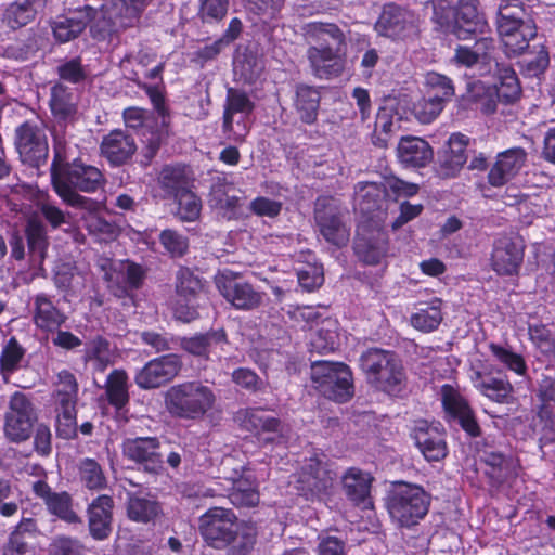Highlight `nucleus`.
<instances>
[{
    "label": "nucleus",
    "mask_w": 555,
    "mask_h": 555,
    "mask_svg": "<svg viewBox=\"0 0 555 555\" xmlns=\"http://www.w3.org/2000/svg\"><path fill=\"white\" fill-rule=\"evenodd\" d=\"M222 119V132L225 138L234 143H243L249 132L244 117L236 121H234V117H223Z\"/></svg>",
    "instance_id": "64"
},
{
    "label": "nucleus",
    "mask_w": 555,
    "mask_h": 555,
    "mask_svg": "<svg viewBox=\"0 0 555 555\" xmlns=\"http://www.w3.org/2000/svg\"><path fill=\"white\" fill-rule=\"evenodd\" d=\"M320 105V93L311 86L296 87L295 108L302 122L311 125L317 120Z\"/></svg>",
    "instance_id": "40"
},
{
    "label": "nucleus",
    "mask_w": 555,
    "mask_h": 555,
    "mask_svg": "<svg viewBox=\"0 0 555 555\" xmlns=\"http://www.w3.org/2000/svg\"><path fill=\"white\" fill-rule=\"evenodd\" d=\"M442 404L451 418L456 421L470 437L481 435L480 426L468 402L450 385L442 386Z\"/></svg>",
    "instance_id": "18"
},
{
    "label": "nucleus",
    "mask_w": 555,
    "mask_h": 555,
    "mask_svg": "<svg viewBox=\"0 0 555 555\" xmlns=\"http://www.w3.org/2000/svg\"><path fill=\"white\" fill-rule=\"evenodd\" d=\"M535 413L544 430L555 434V377L542 376L535 389Z\"/></svg>",
    "instance_id": "28"
},
{
    "label": "nucleus",
    "mask_w": 555,
    "mask_h": 555,
    "mask_svg": "<svg viewBox=\"0 0 555 555\" xmlns=\"http://www.w3.org/2000/svg\"><path fill=\"white\" fill-rule=\"evenodd\" d=\"M23 357L24 349L21 347L17 340L12 337L4 346L0 357L2 374H10L15 371Z\"/></svg>",
    "instance_id": "62"
},
{
    "label": "nucleus",
    "mask_w": 555,
    "mask_h": 555,
    "mask_svg": "<svg viewBox=\"0 0 555 555\" xmlns=\"http://www.w3.org/2000/svg\"><path fill=\"white\" fill-rule=\"evenodd\" d=\"M87 23L88 20L83 17L59 16L52 23L54 38L61 43L74 40L83 31Z\"/></svg>",
    "instance_id": "48"
},
{
    "label": "nucleus",
    "mask_w": 555,
    "mask_h": 555,
    "mask_svg": "<svg viewBox=\"0 0 555 555\" xmlns=\"http://www.w3.org/2000/svg\"><path fill=\"white\" fill-rule=\"evenodd\" d=\"M254 107V103L244 91L235 88L227 90L223 117H234L235 114L248 115Z\"/></svg>",
    "instance_id": "52"
},
{
    "label": "nucleus",
    "mask_w": 555,
    "mask_h": 555,
    "mask_svg": "<svg viewBox=\"0 0 555 555\" xmlns=\"http://www.w3.org/2000/svg\"><path fill=\"white\" fill-rule=\"evenodd\" d=\"M354 253L366 264H377L387 253V235L382 230L358 232Z\"/></svg>",
    "instance_id": "30"
},
{
    "label": "nucleus",
    "mask_w": 555,
    "mask_h": 555,
    "mask_svg": "<svg viewBox=\"0 0 555 555\" xmlns=\"http://www.w3.org/2000/svg\"><path fill=\"white\" fill-rule=\"evenodd\" d=\"M50 108L60 122L72 117L76 113L73 92L62 83L54 85L51 88Z\"/></svg>",
    "instance_id": "42"
},
{
    "label": "nucleus",
    "mask_w": 555,
    "mask_h": 555,
    "mask_svg": "<svg viewBox=\"0 0 555 555\" xmlns=\"http://www.w3.org/2000/svg\"><path fill=\"white\" fill-rule=\"evenodd\" d=\"M214 281L221 296L237 310L250 311L259 308L263 301L261 292L231 270L218 272Z\"/></svg>",
    "instance_id": "11"
},
{
    "label": "nucleus",
    "mask_w": 555,
    "mask_h": 555,
    "mask_svg": "<svg viewBox=\"0 0 555 555\" xmlns=\"http://www.w3.org/2000/svg\"><path fill=\"white\" fill-rule=\"evenodd\" d=\"M65 125L59 122L52 129L53 137V160L51 164V179L59 172L70 166L77 157V146L70 144L66 139Z\"/></svg>",
    "instance_id": "33"
},
{
    "label": "nucleus",
    "mask_w": 555,
    "mask_h": 555,
    "mask_svg": "<svg viewBox=\"0 0 555 555\" xmlns=\"http://www.w3.org/2000/svg\"><path fill=\"white\" fill-rule=\"evenodd\" d=\"M216 400L214 390L198 380L173 385L164 397L166 410L171 416L192 422L202 421L212 410Z\"/></svg>",
    "instance_id": "5"
},
{
    "label": "nucleus",
    "mask_w": 555,
    "mask_h": 555,
    "mask_svg": "<svg viewBox=\"0 0 555 555\" xmlns=\"http://www.w3.org/2000/svg\"><path fill=\"white\" fill-rule=\"evenodd\" d=\"M373 476L358 467L348 468L341 476L344 494L354 506L362 509L373 508L371 495Z\"/></svg>",
    "instance_id": "21"
},
{
    "label": "nucleus",
    "mask_w": 555,
    "mask_h": 555,
    "mask_svg": "<svg viewBox=\"0 0 555 555\" xmlns=\"http://www.w3.org/2000/svg\"><path fill=\"white\" fill-rule=\"evenodd\" d=\"M79 480L89 490L100 491L107 480L102 466L93 459H82L78 464Z\"/></svg>",
    "instance_id": "46"
},
{
    "label": "nucleus",
    "mask_w": 555,
    "mask_h": 555,
    "mask_svg": "<svg viewBox=\"0 0 555 555\" xmlns=\"http://www.w3.org/2000/svg\"><path fill=\"white\" fill-rule=\"evenodd\" d=\"M478 5V0L459 1L453 31L460 40H466L470 35L483 34L487 29V21Z\"/></svg>",
    "instance_id": "24"
},
{
    "label": "nucleus",
    "mask_w": 555,
    "mask_h": 555,
    "mask_svg": "<svg viewBox=\"0 0 555 555\" xmlns=\"http://www.w3.org/2000/svg\"><path fill=\"white\" fill-rule=\"evenodd\" d=\"M85 361H92L95 370L103 372L111 364L109 343L102 336H95L86 344Z\"/></svg>",
    "instance_id": "50"
},
{
    "label": "nucleus",
    "mask_w": 555,
    "mask_h": 555,
    "mask_svg": "<svg viewBox=\"0 0 555 555\" xmlns=\"http://www.w3.org/2000/svg\"><path fill=\"white\" fill-rule=\"evenodd\" d=\"M524 260V244L519 238L501 237L495 241L491 255V266L501 275L518 272Z\"/></svg>",
    "instance_id": "19"
},
{
    "label": "nucleus",
    "mask_w": 555,
    "mask_h": 555,
    "mask_svg": "<svg viewBox=\"0 0 555 555\" xmlns=\"http://www.w3.org/2000/svg\"><path fill=\"white\" fill-rule=\"evenodd\" d=\"M78 383L73 373L63 370L57 374L54 398L57 411V435L64 439L74 438L77 434L76 403Z\"/></svg>",
    "instance_id": "10"
},
{
    "label": "nucleus",
    "mask_w": 555,
    "mask_h": 555,
    "mask_svg": "<svg viewBox=\"0 0 555 555\" xmlns=\"http://www.w3.org/2000/svg\"><path fill=\"white\" fill-rule=\"evenodd\" d=\"M204 541L217 550L228 548V555H247L256 543L257 529L238 520L230 508L210 507L198 518Z\"/></svg>",
    "instance_id": "2"
},
{
    "label": "nucleus",
    "mask_w": 555,
    "mask_h": 555,
    "mask_svg": "<svg viewBox=\"0 0 555 555\" xmlns=\"http://www.w3.org/2000/svg\"><path fill=\"white\" fill-rule=\"evenodd\" d=\"M228 498L233 505L238 507H251L259 502V494L250 476L231 485Z\"/></svg>",
    "instance_id": "49"
},
{
    "label": "nucleus",
    "mask_w": 555,
    "mask_h": 555,
    "mask_svg": "<svg viewBox=\"0 0 555 555\" xmlns=\"http://www.w3.org/2000/svg\"><path fill=\"white\" fill-rule=\"evenodd\" d=\"M65 319L46 294L35 297L34 321L38 327L51 331L61 326Z\"/></svg>",
    "instance_id": "41"
},
{
    "label": "nucleus",
    "mask_w": 555,
    "mask_h": 555,
    "mask_svg": "<svg viewBox=\"0 0 555 555\" xmlns=\"http://www.w3.org/2000/svg\"><path fill=\"white\" fill-rule=\"evenodd\" d=\"M527 22H534L524 3L519 0H502L498 11V31H508L515 27L524 26Z\"/></svg>",
    "instance_id": "38"
},
{
    "label": "nucleus",
    "mask_w": 555,
    "mask_h": 555,
    "mask_svg": "<svg viewBox=\"0 0 555 555\" xmlns=\"http://www.w3.org/2000/svg\"><path fill=\"white\" fill-rule=\"evenodd\" d=\"M494 76L498 83L492 88L495 90L499 101L506 104L515 102L521 93V88L514 69L505 64L494 63Z\"/></svg>",
    "instance_id": "37"
},
{
    "label": "nucleus",
    "mask_w": 555,
    "mask_h": 555,
    "mask_svg": "<svg viewBox=\"0 0 555 555\" xmlns=\"http://www.w3.org/2000/svg\"><path fill=\"white\" fill-rule=\"evenodd\" d=\"M218 472V478L229 481L231 485L249 477L245 475L244 462L233 455H225L222 457Z\"/></svg>",
    "instance_id": "57"
},
{
    "label": "nucleus",
    "mask_w": 555,
    "mask_h": 555,
    "mask_svg": "<svg viewBox=\"0 0 555 555\" xmlns=\"http://www.w3.org/2000/svg\"><path fill=\"white\" fill-rule=\"evenodd\" d=\"M228 344L227 333L223 328L211 330L180 339V347L188 353L208 360L218 348Z\"/></svg>",
    "instance_id": "31"
},
{
    "label": "nucleus",
    "mask_w": 555,
    "mask_h": 555,
    "mask_svg": "<svg viewBox=\"0 0 555 555\" xmlns=\"http://www.w3.org/2000/svg\"><path fill=\"white\" fill-rule=\"evenodd\" d=\"M48 0H15L4 11L3 22L12 29H18L33 22Z\"/></svg>",
    "instance_id": "34"
},
{
    "label": "nucleus",
    "mask_w": 555,
    "mask_h": 555,
    "mask_svg": "<svg viewBox=\"0 0 555 555\" xmlns=\"http://www.w3.org/2000/svg\"><path fill=\"white\" fill-rule=\"evenodd\" d=\"M424 87L427 96L438 99L444 105L455 94L453 81L449 77L436 72H429L425 75Z\"/></svg>",
    "instance_id": "43"
},
{
    "label": "nucleus",
    "mask_w": 555,
    "mask_h": 555,
    "mask_svg": "<svg viewBox=\"0 0 555 555\" xmlns=\"http://www.w3.org/2000/svg\"><path fill=\"white\" fill-rule=\"evenodd\" d=\"M127 494V516L129 519L149 524L154 521L160 514V504L144 490H131L124 486Z\"/></svg>",
    "instance_id": "27"
},
{
    "label": "nucleus",
    "mask_w": 555,
    "mask_h": 555,
    "mask_svg": "<svg viewBox=\"0 0 555 555\" xmlns=\"http://www.w3.org/2000/svg\"><path fill=\"white\" fill-rule=\"evenodd\" d=\"M175 289L179 297L191 300L203 289V281L190 268L180 267L176 272Z\"/></svg>",
    "instance_id": "47"
},
{
    "label": "nucleus",
    "mask_w": 555,
    "mask_h": 555,
    "mask_svg": "<svg viewBox=\"0 0 555 555\" xmlns=\"http://www.w3.org/2000/svg\"><path fill=\"white\" fill-rule=\"evenodd\" d=\"M310 380L323 397L338 403L347 402L354 395L352 372L343 362L313 361L310 365Z\"/></svg>",
    "instance_id": "7"
},
{
    "label": "nucleus",
    "mask_w": 555,
    "mask_h": 555,
    "mask_svg": "<svg viewBox=\"0 0 555 555\" xmlns=\"http://www.w3.org/2000/svg\"><path fill=\"white\" fill-rule=\"evenodd\" d=\"M442 321L439 306H431L421 309L411 317V324L420 331L431 332L438 327Z\"/></svg>",
    "instance_id": "58"
},
{
    "label": "nucleus",
    "mask_w": 555,
    "mask_h": 555,
    "mask_svg": "<svg viewBox=\"0 0 555 555\" xmlns=\"http://www.w3.org/2000/svg\"><path fill=\"white\" fill-rule=\"evenodd\" d=\"M138 146L134 139L122 130H113L104 135L100 145L101 155L112 166H121L127 164Z\"/></svg>",
    "instance_id": "23"
},
{
    "label": "nucleus",
    "mask_w": 555,
    "mask_h": 555,
    "mask_svg": "<svg viewBox=\"0 0 555 555\" xmlns=\"http://www.w3.org/2000/svg\"><path fill=\"white\" fill-rule=\"evenodd\" d=\"M98 210L85 211L81 216L85 228L102 241L113 240L117 235L116 225L96 215Z\"/></svg>",
    "instance_id": "51"
},
{
    "label": "nucleus",
    "mask_w": 555,
    "mask_h": 555,
    "mask_svg": "<svg viewBox=\"0 0 555 555\" xmlns=\"http://www.w3.org/2000/svg\"><path fill=\"white\" fill-rule=\"evenodd\" d=\"M59 77L70 83H79L86 80L87 72L80 57H74L62 62L56 67Z\"/></svg>",
    "instance_id": "63"
},
{
    "label": "nucleus",
    "mask_w": 555,
    "mask_h": 555,
    "mask_svg": "<svg viewBox=\"0 0 555 555\" xmlns=\"http://www.w3.org/2000/svg\"><path fill=\"white\" fill-rule=\"evenodd\" d=\"M443 108L444 104L440 103L438 99L425 94L413 104L412 114L421 124L427 125L433 122Z\"/></svg>",
    "instance_id": "55"
},
{
    "label": "nucleus",
    "mask_w": 555,
    "mask_h": 555,
    "mask_svg": "<svg viewBox=\"0 0 555 555\" xmlns=\"http://www.w3.org/2000/svg\"><path fill=\"white\" fill-rule=\"evenodd\" d=\"M37 415L30 399L23 392H14L5 413L4 433L13 442L27 440L33 431Z\"/></svg>",
    "instance_id": "12"
},
{
    "label": "nucleus",
    "mask_w": 555,
    "mask_h": 555,
    "mask_svg": "<svg viewBox=\"0 0 555 555\" xmlns=\"http://www.w3.org/2000/svg\"><path fill=\"white\" fill-rule=\"evenodd\" d=\"M173 198L178 202L177 216L180 220L192 222L199 217L202 202L191 189Z\"/></svg>",
    "instance_id": "56"
},
{
    "label": "nucleus",
    "mask_w": 555,
    "mask_h": 555,
    "mask_svg": "<svg viewBox=\"0 0 555 555\" xmlns=\"http://www.w3.org/2000/svg\"><path fill=\"white\" fill-rule=\"evenodd\" d=\"M300 30L307 44L306 57L312 75L319 79L340 76L345 69L347 33L327 21L306 23Z\"/></svg>",
    "instance_id": "1"
},
{
    "label": "nucleus",
    "mask_w": 555,
    "mask_h": 555,
    "mask_svg": "<svg viewBox=\"0 0 555 555\" xmlns=\"http://www.w3.org/2000/svg\"><path fill=\"white\" fill-rule=\"evenodd\" d=\"M193 180L191 168L181 164L166 165L157 176V184L164 192V198H173L189 191Z\"/></svg>",
    "instance_id": "26"
},
{
    "label": "nucleus",
    "mask_w": 555,
    "mask_h": 555,
    "mask_svg": "<svg viewBox=\"0 0 555 555\" xmlns=\"http://www.w3.org/2000/svg\"><path fill=\"white\" fill-rule=\"evenodd\" d=\"M158 450L159 441L155 437L126 439L122 443L124 455L143 464L144 470L152 474H157L162 469L163 455Z\"/></svg>",
    "instance_id": "20"
},
{
    "label": "nucleus",
    "mask_w": 555,
    "mask_h": 555,
    "mask_svg": "<svg viewBox=\"0 0 555 555\" xmlns=\"http://www.w3.org/2000/svg\"><path fill=\"white\" fill-rule=\"evenodd\" d=\"M396 122L393 120V116L390 109L386 107L379 108L376 120H375V129L373 135V142L375 145L379 147H386L389 139L395 132Z\"/></svg>",
    "instance_id": "54"
},
{
    "label": "nucleus",
    "mask_w": 555,
    "mask_h": 555,
    "mask_svg": "<svg viewBox=\"0 0 555 555\" xmlns=\"http://www.w3.org/2000/svg\"><path fill=\"white\" fill-rule=\"evenodd\" d=\"M430 501V494L421 486L399 481L388 493L386 507L393 522L411 528L427 515Z\"/></svg>",
    "instance_id": "6"
},
{
    "label": "nucleus",
    "mask_w": 555,
    "mask_h": 555,
    "mask_svg": "<svg viewBox=\"0 0 555 555\" xmlns=\"http://www.w3.org/2000/svg\"><path fill=\"white\" fill-rule=\"evenodd\" d=\"M469 137L461 132L452 133L442 150L438 152L435 172L441 179H452L460 175L467 163L466 150Z\"/></svg>",
    "instance_id": "16"
},
{
    "label": "nucleus",
    "mask_w": 555,
    "mask_h": 555,
    "mask_svg": "<svg viewBox=\"0 0 555 555\" xmlns=\"http://www.w3.org/2000/svg\"><path fill=\"white\" fill-rule=\"evenodd\" d=\"M235 421L248 431L279 433L281 430L280 420L269 415L262 409H241L235 414Z\"/></svg>",
    "instance_id": "35"
},
{
    "label": "nucleus",
    "mask_w": 555,
    "mask_h": 555,
    "mask_svg": "<svg viewBox=\"0 0 555 555\" xmlns=\"http://www.w3.org/2000/svg\"><path fill=\"white\" fill-rule=\"evenodd\" d=\"M182 362L180 357L173 353L162 356L149 361L140 369L134 382L141 389L159 388L171 382L181 371Z\"/></svg>",
    "instance_id": "14"
},
{
    "label": "nucleus",
    "mask_w": 555,
    "mask_h": 555,
    "mask_svg": "<svg viewBox=\"0 0 555 555\" xmlns=\"http://www.w3.org/2000/svg\"><path fill=\"white\" fill-rule=\"evenodd\" d=\"M51 181L55 193L67 206L85 211L101 208L100 202L80 194L94 193L105 185L106 179L98 167L74 159L69 167L55 175Z\"/></svg>",
    "instance_id": "3"
},
{
    "label": "nucleus",
    "mask_w": 555,
    "mask_h": 555,
    "mask_svg": "<svg viewBox=\"0 0 555 555\" xmlns=\"http://www.w3.org/2000/svg\"><path fill=\"white\" fill-rule=\"evenodd\" d=\"M106 396L109 404L122 409L129 402L128 376L122 370H114L107 377Z\"/></svg>",
    "instance_id": "44"
},
{
    "label": "nucleus",
    "mask_w": 555,
    "mask_h": 555,
    "mask_svg": "<svg viewBox=\"0 0 555 555\" xmlns=\"http://www.w3.org/2000/svg\"><path fill=\"white\" fill-rule=\"evenodd\" d=\"M503 42L505 53L511 56H517L526 51L529 41L537 36V26L534 22H527L524 26L515 27L506 33L499 31Z\"/></svg>",
    "instance_id": "39"
},
{
    "label": "nucleus",
    "mask_w": 555,
    "mask_h": 555,
    "mask_svg": "<svg viewBox=\"0 0 555 555\" xmlns=\"http://www.w3.org/2000/svg\"><path fill=\"white\" fill-rule=\"evenodd\" d=\"M413 439L427 461L437 462L447 456V443L437 428L422 424L414 429Z\"/></svg>",
    "instance_id": "32"
},
{
    "label": "nucleus",
    "mask_w": 555,
    "mask_h": 555,
    "mask_svg": "<svg viewBox=\"0 0 555 555\" xmlns=\"http://www.w3.org/2000/svg\"><path fill=\"white\" fill-rule=\"evenodd\" d=\"M159 242L172 257H182L189 248L188 237L171 229L162 231Z\"/></svg>",
    "instance_id": "59"
},
{
    "label": "nucleus",
    "mask_w": 555,
    "mask_h": 555,
    "mask_svg": "<svg viewBox=\"0 0 555 555\" xmlns=\"http://www.w3.org/2000/svg\"><path fill=\"white\" fill-rule=\"evenodd\" d=\"M472 379L475 387L490 400L505 404L513 401L514 387L508 379L492 376L483 378L480 372H475Z\"/></svg>",
    "instance_id": "36"
},
{
    "label": "nucleus",
    "mask_w": 555,
    "mask_h": 555,
    "mask_svg": "<svg viewBox=\"0 0 555 555\" xmlns=\"http://www.w3.org/2000/svg\"><path fill=\"white\" fill-rule=\"evenodd\" d=\"M527 157L528 154L522 147H512L499 153L488 173L489 184L494 188L506 184L520 172Z\"/></svg>",
    "instance_id": "22"
},
{
    "label": "nucleus",
    "mask_w": 555,
    "mask_h": 555,
    "mask_svg": "<svg viewBox=\"0 0 555 555\" xmlns=\"http://www.w3.org/2000/svg\"><path fill=\"white\" fill-rule=\"evenodd\" d=\"M229 0H201L198 16L203 23L221 21L228 12Z\"/></svg>",
    "instance_id": "60"
},
{
    "label": "nucleus",
    "mask_w": 555,
    "mask_h": 555,
    "mask_svg": "<svg viewBox=\"0 0 555 555\" xmlns=\"http://www.w3.org/2000/svg\"><path fill=\"white\" fill-rule=\"evenodd\" d=\"M366 383L378 391L401 397L408 388V374L399 356L382 348H367L359 358Z\"/></svg>",
    "instance_id": "4"
},
{
    "label": "nucleus",
    "mask_w": 555,
    "mask_h": 555,
    "mask_svg": "<svg viewBox=\"0 0 555 555\" xmlns=\"http://www.w3.org/2000/svg\"><path fill=\"white\" fill-rule=\"evenodd\" d=\"M489 349L495 359L504 364L508 370L520 376L526 375L528 367L521 354L494 343L489 345Z\"/></svg>",
    "instance_id": "53"
},
{
    "label": "nucleus",
    "mask_w": 555,
    "mask_h": 555,
    "mask_svg": "<svg viewBox=\"0 0 555 555\" xmlns=\"http://www.w3.org/2000/svg\"><path fill=\"white\" fill-rule=\"evenodd\" d=\"M315 225L324 240L337 247L347 245L350 229L347 225L348 209L333 196H319L314 203Z\"/></svg>",
    "instance_id": "8"
},
{
    "label": "nucleus",
    "mask_w": 555,
    "mask_h": 555,
    "mask_svg": "<svg viewBox=\"0 0 555 555\" xmlns=\"http://www.w3.org/2000/svg\"><path fill=\"white\" fill-rule=\"evenodd\" d=\"M375 28L385 37L402 39L416 31L417 18L413 11L388 3L384 7Z\"/></svg>",
    "instance_id": "17"
},
{
    "label": "nucleus",
    "mask_w": 555,
    "mask_h": 555,
    "mask_svg": "<svg viewBox=\"0 0 555 555\" xmlns=\"http://www.w3.org/2000/svg\"><path fill=\"white\" fill-rule=\"evenodd\" d=\"M34 494L43 501L48 513L67 525H82V518L75 509L73 496L67 491L55 492L44 480L31 483Z\"/></svg>",
    "instance_id": "15"
},
{
    "label": "nucleus",
    "mask_w": 555,
    "mask_h": 555,
    "mask_svg": "<svg viewBox=\"0 0 555 555\" xmlns=\"http://www.w3.org/2000/svg\"><path fill=\"white\" fill-rule=\"evenodd\" d=\"M337 473L324 454L307 459L298 473L297 489L307 500L321 499L332 489Z\"/></svg>",
    "instance_id": "9"
},
{
    "label": "nucleus",
    "mask_w": 555,
    "mask_h": 555,
    "mask_svg": "<svg viewBox=\"0 0 555 555\" xmlns=\"http://www.w3.org/2000/svg\"><path fill=\"white\" fill-rule=\"evenodd\" d=\"M25 237L29 254L42 263L49 245L44 225L37 220H29L25 228Z\"/></svg>",
    "instance_id": "45"
},
{
    "label": "nucleus",
    "mask_w": 555,
    "mask_h": 555,
    "mask_svg": "<svg viewBox=\"0 0 555 555\" xmlns=\"http://www.w3.org/2000/svg\"><path fill=\"white\" fill-rule=\"evenodd\" d=\"M144 280V271L141 266L127 261L124 263V268L119 270V282H124L126 285L119 287L120 293L118 296L127 294L129 289H138Z\"/></svg>",
    "instance_id": "61"
},
{
    "label": "nucleus",
    "mask_w": 555,
    "mask_h": 555,
    "mask_svg": "<svg viewBox=\"0 0 555 555\" xmlns=\"http://www.w3.org/2000/svg\"><path fill=\"white\" fill-rule=\"evenodd\" d=\"M114 501L103 494L95 498L87 508L90 534L95 540H104L112 532Z\"/></svg>",
    "instance_id": "25"
},
{
    "label": "nucleus",
    "mask_w": 555,
    "mask_h": 555,
    "mask_svg": "<svg viewBox=\"0 0 555 555\" xmlns=\"http://www.w3.org/2000/svg\"><path fill=\"white\" fill-rule=\"evenodd\" d=\"M15 146L24 164L40 167L48 158L49 147L44 131L37 125L25 121L15 130Z\"/></svg>",
    "instance_id": "13"
},
{
    "label": "nucleus",
    "mask_w": 555,
    "mask_h": 555,
    "mask_svg": "<svg viewBox=\"0 0 555 555\" xmlns=\"http://www.w3.org/2000/svg\"><path fill=\"white\" fill-rule=\"evenodd\" d=\"M399 162L405 167L423 168L434 158L430 144L418 137H404L397 146Z\"/></svg>",
    "instance_id": "29"
}]
</instances>
